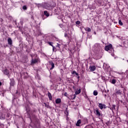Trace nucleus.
<instances>
[{
  "mask_svg": "<svg viewBox=\"0 0 128 128\" xmlns=\"http://www.w3.org/2000/svg\"><path fill=\"white\" fill-rule=\"evenodd\" d=\"M6 112H8V109H4L3 112L1 114L0 116V120H5L6 119Z\"/></svg>",
  "mask_w": 128,
  "mask_h": 128,
  "instance_id": "1",
  "label": "nucleus"
},
{
  "mask_svg": "<svg viewBox=\"0 0 128 128\" xmlns=\"http://www.w3.org/2000/svg\"><path fill=\"white\" fill-rule=\"evenodd\" d=\"M15 84L14 80V78H10V88H12L14 86Z\"/></svg>",
  "mask_w": 128,
  "mask_h": 128,
  "instance_id": "2",
  "label": "nucleus"
},
{
  "mask_svg": "<svg viewBox=\"0 0 128 128\" xmlns=\"http://www.w3.org/2000/svg\"><path fill=\"white\" fill-rule=\"evenodd\" d=\"M21 76H23L24 78H28V74L26 72H23L20 74Z\"/></svg>",
  "mask_w": 128,
  "mask_h": 128,
  "instance_id": "3",
  "label": "nucleus"
},
{
  "mask_svg": "<svg viewBox=\"0 0 128 128\" xmlns=\"http://www.w3.org/2000/svg\"><path fill=\"white\" fill-rule=\"evenodd\" d=\"M28 20L26 18H21L20 20V22L21 25L22 26L24 22H28Z\"/></svg>",
  "mask_w": 128,
  "mask_h": 128,
  "instance_id": "4",
  "label": "nucleus"
},
{
  "mask_svg": "<svg viewBox=\"0 0 128 128\" xmlns=\"http://www.w3.org/2000/svg\"><path fill=\"white\" fill-rule=\"evenodd\" d=\"M112 44H110L105 46V50H106L107 52L112 50Z\"/></svg>",
  "mask_w": 128,
  "mask_h": 128,
  "instance_id": "5",
  "label": "nucleus"
},
{
  "mask_svg": "<svg viewBox=\"0 0 128 128\" xmlns=\"http://www.w3.org/2000/svg\"><path fill=\"white\" fill-rule=\"evenodd\" d=\"M43 40H44L45 42L48 44V34H46L43 37Z\"/></svg>",
  "mask_w": 128,
  "mask_h": 128,
  "instance_id": "6",
  "label": "nucleus"
},
{
  "mask_svg": "<svg viewBox=\"0 0 128 128\" xmlns=\"http://www.w3.org/2000/svg\"><path fill=\"white\" fill-rule=\"evenodd\" d=\"M35 6L38 7V8H45L46 6L43 4V3L42 4H38V3H34Z\"/></svg>",
  "mask_w": 128,
  "mask_h": 128,
  "instance_id": "7",
  "label": "nucleus"
},
{
  "mask_svg": "<svg viewBox=\"0 0 128 128\" xmlns=\"http://www.w3.org/2000/svg\"><path fill=\"white\" fill-rule=\"evenodd\" d=\"M94 112L96 113V114L97 116H100V111L98 110V108H96L94 110Z\"/></svg>",
  "mask_w": 128,
  "mask_h": 128,
  "instance_id": "8",
  "label": "nucleus"
},
{
  "mask_svg": "<svg viewBox=\"0 0 128 128\" xmlns=\"http://www.w3.org/2000/svg\"><path fill=\"white\" fill-rule=\"evenodd\" d=\"M98 108H100V110H102V108H106V104H102V103H99Z\"/></svg>",
  "mask_w": 128,
  "mask_h": 128,
  "instance_id": "9",
  "label": "nucleus"
},
{
  "mask_svg": "<svg viewBox=\"0 0 128 128\" xmlns=\"http://www.w3.org/2000/svg\"><path fill=\"white\" fill-rule=\"evenodd\" d=\"M8 44L9 46H12V40L10 38H8Z\"/></svg>",
  "mask_w": 128,
  "mask_h": 128,
  "instance_id": "10",
  "label": "nucleus"
},
{
  "mask_svg": "<svg viewBox=\"0 0 128 128\" xmlns=\"http://www.w3.org/2000/svg\"><path fill=\"white\" fill-rule=\"evenodd\" d=\"M3 72L4 74H6V76H8L10 74V71L8 69H5L3 70Z\"/></svg>",
  "mask_w": 128,
  "mask_h": 128,
  "instance_id": "11",
  "label": "nucleus"
},
{
  "mask_svg": "<svg viewBox=\"0 0 128 128\" xmlns=\"http://www.w3.org/2000/svg\"><path fill=\"white\" fill-rule=\"evenodd\" d=\"M89 70H90V72H94V70H96V66H90L89 68Z\"/></svg>",
  "mask_w": 128,
  "mask_h": 128,
  "instance_id": "12",
  "label": "nucleus"
},
{
  "mask_svg": "<svg viewBox=\"0 0 128 128\" xmlns=\"http://www.w3.org/2000/svg\"><path fill=\"white\" fill-rule=\"evenodd\" d=\"M49 65L52 66L51 68H50V70H52V68H54V64L52 62H50V64Z\"/></svg>",
  "mask_w": 128,
  "mask_h": 128,
  "instance_id": "13",
  "label": "nucleus"
},
{
  "mask_svg": "<svg viewBox=\"0 0 128 128\" xmlns=\"http://www.w3.org/2000/svg\"><path fill=\"white\" fill-rule=\"evenodd\" d=\"M26 110L28 114H30V108L28 106H26Z\"/></svg>",
  "mask_w": 128,
  "mask_h": 128,
  "instance_id": "14",
  "label": "nucleus"
},
{
  "mask_svg": "<svg viewBox=\"0 0 128 128\" xmlns=\"http://www.w3.org/2000/svg\"><path fill=\"white\" fill-rule=\"evenodd\" d=\"M43 4L45 6V7H43L44 8H46V10L48 8V2H44Z\"/></svg>",
  "mask_w": 128,
  "mask_h": 128,
  "instance_id": "15",
  "label": "nucleus"
},
{
  "mask_svg": "<svg viewBox=\"0 0 128 128\" xmlns=\"http://www.w3.org/2000/svg\"><path fill=\"white\" fill-rule=\"evenodd\" d=\"M36 62H38V60L37 59H32V64H36Z\"/></svg>",
  "mask_w": 128,
  "mask_h": 128,
  "instance_id": "16",
  "label": "nucleus"
},
{
  "mask_svg": "<svg viewBox=\"0 0 128 128\" xmlns=\"http://www.w3.org/2000/svg\"><path fill=\"white\" fill-rule=\"evenodd\" d=\"M61 102H62V100H60V98H57L56 100V104H60Z\"/></svg>",
  "mask_w": 128,
  "mask_h": 128,
  "instance_id": "17",
  "label": "nucleus"
},
{
  "mask_svg": "<svg viewBox=\"0 0 128 128\" xmlns=\"http://www.w3.org/2000/svg\"><path fill=\"white\" fill-rule=\"evenodd\" d=\"M81 123L82 121L80 120H79L76 124V126H80V124Z\"/></svg>",
  "mask_w": 128,
  "mask_h": 128,
  "instance_id": "18",
  "label": "nucleus"
},
{
  "mask_svg": "<svg viewBox=\"0 0 128 128\" xmlns=\"http://www.w3.org/2000/svg\"><path fill=\"white\" fill-rule=\"evenodd\" d=\"M36 110L34 109V110H31L30 114H36Z\"/></svg>",
  "mask_w": 128,
  "mask_h": 128,
  "instance_id": "19",
  "label": "nucleus"
},
{
  "mask_svg": "<svg viewBox=\"0 0 128 128\" xmlns=\"http://www.w3.org/2000/svg\"><path fill=\"white\" fill-rule=\"evenodd\" d=\"M84 30H86L88 32H92V29H90V28L88 27L85 28Z\"/></svg>",
  "mask_w": 128,
  "mask_h": 128,
  "instance_id": "20",
  "label": "nucleus"
},
{
  "mask_svg": "<svg viewBox=\"0 0 128 128\" xmlns=\"http://www.w3.org/2000/svg\"><path fill=\"white\" fill-rule=\"evenodd\" d=\"M28 62V57H26L24 60H23V62L26 63Z\"/></svg>",
  "mask_w": 128,
  "mask_h": 128,
  "instance_id": "21",
  "label": "nucleus"
},
{
  "mask_svg": "<svg viewBox=\"0 0 128 128\" xmlns=\"http://www.w3.org/2000/svg\"><path fill=\"white\" fill-rule=\"evenodd\" d=\"M81 90H80V88L79 90H78L76 92L75 94H80V92Z\"/></svg>",
  "mask_w": 128,
  "mask_h": 128,
  "instance_id": "22",
  "label": "nucleus"
},
{
  "mask_svg": "<svg viewBox=\"0 0 128 128\" xmlns=\"http://www.w3.org/2000/svg\"><path fill=\"white\" fill-rule=\"evenodd\" d=\"M48 98L50 100H52V94H50V93L48 92Z\"/></svg>",
  "mask_w": 128,
  "mask_h": 128,
  "instance_id": "23",
  "label": "nucleus"
},
{
  "mask_svg": "<svg viewBox=\"0 0 128 128\" xmlns=\"http://www.w3.org/2000/svg\"><path fill=\"white\" fill-rule=\"evenodd\" d=\"M22 10H28V7L26 6H22Z\"/></svg>",
  "mask_w": 128,
  "mask_h": 128,
  "instance_id": "24",
  "label": "nucleus"
},
{
  "mask_svg": "<svg viewBox=\"0 0 128 128\" xmlns=\"http://www.w3.org/2000/svg\"><path fill=\"white\" fill-rule=\"evenodd\" d=\"M44 16H46L47 17H48V11L44 10Z\"/></svg>",
  "mask_w": 128,
  "mask_h": 128,
  "instance_id": "25",
  "label": "nucleus"
},
{
  "mask_svg": "<svg viewBox=\"0 0 128 128\" xmlns=\"http://www.w3.org/2000/svg\"><path fill=\"white\" fill-rule=\"evenodd\" d=\"M6 118H8L10 117V114L8 112H6Z\"/></svg>",
  "mask_w": 128,
  "mask_h": 128,
  "instance_id": "26",
  "label": "nucleus"
},
{
  "mask_svg": "<svg viewBox=\"0 0 128 128\" xmlns=\"http://www.w3.org/2000/svg\"><path fill=\"white\" fill-rule=\"evenodd\" d=\"M72 74H76V76H78V73L76 72L75 70H74L72 72Z\"/></svg>",
  "mask_w": 128,
  "mask_h": 128,
  "instance_id": "27",
  "label": "nucleus"
},
{
  "mask_svg": "<svg viewBox=\"0 0 128 128\" xmlns=\"http://www.w3.org/2000/svg\"><path fill=\"white\" fill-rule=\"evenodd\" d=\"M36 78H37V80H40V77L38 74H36Z\"/></svg>",
  "mask_w": 128,
  "mask_h": 128,
  "instance_id": "28",
  "label": "nucleus"
},
{
  "mask_svg": "<svg viewBox=\"0 0 128 128\" xmlns=\"http://www.w3.org/2000/svg\"><path fill=\"white\" fill-rule=\"evenodd\" d=\"M116 80L115 79H112V84H116Z\"/></svg>",
  "mask_w": 128,
  "mask_h": 128,
  "instance_id": "29",
  "label": "nucleus"
},
{
  "mask_svg": "<svg viewBox=\"0 0 128 128\" xmlns=\"http://www.w3.org/2000/svg\"><path fill=\"white\" fill-rule=\"evenodd\" d=\"M116 94H121L122 93L120 92V90H118L116 92Z\"/></svg>",
  "mask_w": 128,
  "mask_h": 128,
  "instance_id": "30",
  "label": "nucleus"
},
{
  "mask_svg": "<svg viewBox=\"0 0 128 128\" xmlns=\"http://www.w3.org/2000/svg\"><path fill=\"white\" fill-rule=\"evenodd\" d=\"M118 24H120V26H122V24H122V20H119Z\"/></svg>",
  "mask_w": 128,
  "mask_h": 128,
  "instance_id": "31",
  "label": "nucleus"
},
{
  "mask_svg": "<svg viewBox=\"0 0 128 128\" xmlns=\"http://www.w3.org/2000/svg\"><path fill=\"white\" fill-rule=\"evenodd\" d=\"M33 96L34 98H36V92H34V90H33Z\"/></svg>",
  "mask_w": 128,
  "mask_h": 128,
  "instance_id": "32",
  "label": "nucleus"
},
{
  "mask_svg": "<svg viewBox=\"0 0 128 128\" xmlns=\"http://www.w3.org/2000/svg\"><path fill=\"white\" fill-rule=\"evenodd\" d=\"M94 96H98V92L96 90H94Z\"/></svg>",
  "mask_w": 128,
  "mask_h": 128,
  "instance_id": "33",
  "label": "nucleus"
},
{
  "mask_svg": "<svg viewBox=\"0 0 128 128\" xmlns=\"http://www.w3.org/2000/svg\"><path fill=\"white\" fill-rule=\"evenodd\" d=\"M40 35H42V33L40 32V30H39L38 33L36 34V36H38Z\"/></svg>",
  "mask_w": 128,
  "mask_h": 128,
  "instance_id": "34",
  "label": "nucleus"
},
{
  "mask_svg": "<svg viewBox=\"0 0 128 128\" xmlns=\"http://www.w3.org/2000/svg\"><path fill=\"white\" fill-rule=\"evenodd\" d=\"M80 24V22L79 20H78L76 22V24Z\"/></svg>",
  "mask_w": 128,
  "mask_h": 128,
  "instance_id": "35",
  "label": "nucleus"
},
{
  "mask_svg": "<svg viewBox=\"0 0 128 128\" xmlns=\"http://www.w3.org/2000/svg\"><path fill=\"white\" fill-rule=\"evenodd\" d=\"M56 48H60V44H57V45H56Z\"/></svg>",
  "mask_w": 128,
  "mask_h": 128,
  "instance_id": "36",
  "label": "nucleus"
},
{
  "mask_svg": "<svg viewBox=\"0 0 128 128\" xmlns=\"http://www.w3.org/2000/svg\"><path fill=\"white\" fill-rule=\"evenodd\" d=\"M53 43L52 42H48V44H50V46H52Z\"/></svg>",
  "mask_w": 128,
  "mask_h": 128,
  "instance_id": "37",
  "label": "nucleus"
},
{
  "mask_svg": "<svg viewBox=\"0 0 128 128\" xmlns=\"http://www.w3.org/2000/svg\"><path fill=\"white\" fill-rule=\"evenodd\" d=\"M44 104L45 106H46V108H48V104H46V103H44Z\"/></svg>",
  "mask_w": 128,
  "mask_h": 128,
  "instance_id": "38",
  "label": "nucleus"
},
{
  "mask_svg": "<svg viewBox=\"0 0 128 128\" xmlns=\"http://www.w3.org/2000/svg\"><path fill=\"white\" fill-rule=\"evenodd\" d=\"M33 128H38V126L34 125V126H33Z\"/></svg>",
  "mask_w": 128,
  "mask_h": 128,
  "instance_id": "39",
  "label": "nucleus"
},
{
  "mask_svg": "<svg viewBox=\"0 0 128 128\" xmlns=\"http://www.w3.org/2000/svg\"><path fill=\"white\" fill-rule=\"evenodd\" d=\"M74 98H73V100H74V98H76V94H74Z\"/></svg>",
  "mask_w": 128,
  "mask_h": 128,
  "instance_id": "40",
  "label": "nucleus"
},
{
  "mask_svg": "<svg viewBox=\"0 0 128 128\" xmlns=\"http://www.w3.org/2000/svg\"><path fill=\"white\" fill-rule=\"evenodd\" d=\"M126 42H128V41H125V42H124V46H126Z\"/></svg>",
  "mask_w": 128,
  "mask_h": 128,
  "instance_id": "41",
  "label": "nucleus"
},
{
  "mask_svg": "<svg viewBox=\"0 0 128 128\" xmlns=\"http://www.w3.org/2000/svg\"><path fill=\"white\" fill-rule=\"evenodd\" d=\"M52 50L53 52H54V50H56V47H54V46H52Z\"/></svg>",
  "mask_w": 128,
  "mask_h": 128,
  "instance_id": "42",
  "label": "nucleus"
},
{
  "mask_svg": "<svg viewBox=\"0 0 128 128\" xmlns=\"http://www.w3.org/2000/svg\"><path fill=\"white\" fill-rule=\"evenodd\" d=\"M44 120H45L46 122L48 124V121L46 120V117H45Z\"/></svg>",
  "mask_w": 128,
  "mask_h": 128,
  "instance_id": "43",
  "label": "nucleus"
},
{
  "mask_svg": "<svg viewBox=\"0 0 128 128\" xmlns=\"http://www.w3.org/2000/svg\"><path fill=\"white\" fill-rule=\"evenodd\" d=\"M2 84L0 82V86Z\"/></svg>",
  "mask_w": 128,
  "mask_h": 128,
  "instance_id": "44",
  "label": "nucleus"
},
{
  "mask_svg": "<svg viewBox=\"0 0 128 128\" xmlns=\"http://www.w3.org/2000/svg\"><path fill=\"white\" fill-rule=\"evenodd\" d=\"M60 27L62 28V24H60Z\"/></svg>",
  "mask_w": 128,
  "mask_h": 128,
  "instance_id": "45",
  "label": "nucleus"
},
{
  "mask_svg": "<svg viewBox=\"0 0 128 128\" xmlns=\"http://www.w3.org/2000/svg\"><path fill=\"white\" fill-rule=\"evenodd\" d=\"M66 94H66V92L64 93V96H66Z\"/></svg>",
  "mask_w": 128,
  "mask_h": 128,
  "instance_id": "46",
  "label": "nucleus"
},
{
  "mask_svg": "<svg viewBox=\"0 0 128 128\" xmlns=\"http://www.w3.org/2000/svg\"><path fill=\"white\" fill-rule=\"evenodd\" d=\"M94 34H96V32H94Z\"/></svg>",
  "mask_w": 128,
  "mask_h": 128,
  "instance_id": "47",
  "label": "nucleus"
},
{
  "mask_svg": "<svg viewBox=\"0 0 128 128\" xmlns=\"http://www.w3.org/2000/svg\"><path fill=\"white\" fill-rule=\"evenodd\" d=\"M78 78H80V76H78Z\"/></svg>",
  "mask_w": 128,
  "mask_h": 128,
  "instance_id": "48",
  "label": "nucleus"
},
{
  "mask_svg": "<svg viewBox=\"0 0 128 128\" xmlns=\"http://www.w3.org/2000/svg\"><path fill=\"white\" fill-rule=\"evenodd\" d=\"M67 34H65V36H66Z\"/></svg>",
  "mask_w": 128,
  "mask_h": 128,
  "instance_id": "49",
  "label": "nucleus"
},
{
  "mask_svg": "<svg viewBox=\"0 0 128 128\" xmlns=\"http://www.w3.org/2000/svg\"><path fill=\"white\" fill-rule=\"evenodd\" d=\"M14 24H16V22H14Z\"/></svg>",
  "mask_w": 128,
  "mask_h": 128,
  "instance_id": "50",
  "label": "nucleus"
},
{
  "mask_svg": "<svg viewBox=\"0 0 128 128\" xmlns=\"http://www.w3.org/2000/svg\"><path fill=\"white\" fill-rule=\"evenodd\" d=\"M30 120H32V118H30Z\"/></svg>",
  "mask_w": 128,
  "mask_h": 128,
  "instance_id": "51",
  "label": "nucleus"
},
{
  "mask_svg": "<svg viewBox=\"0 0 128 128\" xmlns=\"http://www.w3.org/2000/svg\"><path fill=\"white\" fill-rule=\"evenodd\" d=\"M47 96H48V93L47 94Z\"/></svg>",
  "mask_w": 128,
  "mask_h": 128,
  "instance_id": "52",
  "label": "nucleus"
},
{
  "mask_svg": "<svg viewBox=\"0 0 128 128\" xmlns=\"http://www.w3.org/2000/svg\"><path fill=\"white\" fill-rule=\"evenodd\" d=\"M121 88H122V85L121 86Z\"/></svg>",
  "mask_w": 128,
  "mask_h": 128,
  "instance_id": "53",
  "label": "nucleus"
}]
</instances>
